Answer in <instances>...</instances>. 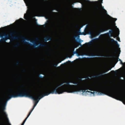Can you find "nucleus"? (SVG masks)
Segmentation results:
<instances>
[{
    "label": "nucleus",
    "instance_id": "f257e3e1",
    "mask_svg": "<svg viewBox=\"0 0 125 125\" xmlns=\"http://www.w3.org/2000/svg\"><path fill=\"white\" fill-rule=\"evenodd\" d=\"M24 39V43H26L27 44H30L31 46H33V47L34 48H38L40 46H44L45 44H43L41 43H40L39 44H36V41L35 40H29L27 38Z\"/></svg>",
    "mask_w": 125,
    "mask_h": 125
},
{
    "label": "nucleus",
    "instance_id": "f03ea898",
    "mask_svg": "<svg viewBox=\"0 0 125 125\" xmlns=\"http://www.w3.org/2000/svg\"><path fill=\"white\" fill-rule=\"evenodd\" d=\"M10 98H8L5 102V104L2 106V110L3 111H4L6 110V107L8 101L12 98H16L18 97H24V93H21L17 94H12L11 95H9Z\"/></svg>",
    "mask_w": 125,
    "mask_h": 125
},
{
    "label": "nucleus",
    "instance_id": "7ed1b4c3",
    "mask_svg": "<svg viewBox=\"0 0 125 125\" xmlns=\"http://www.w3.org/2000/svg\"><path fill=\"white\" fill-rule=\"evenodd\" d=\"M24 97H28L32 99L35 101H36V102L35 103V104L34 105L35 106H36L37 104L39 102L40 100L43 98V96L42 95H40L39 98L37 99H36L34 97H33L32 96L26 93L25 91H24Z\"/></svg>",
    "mask_w": 125,
    "mask_h": 125
},
{
    "label": "nucleus",
    "instance_id": "20e7f679",
    "mask_svg": "<svg viewBox=\"0 0 125 125\" xmlns=\"http://www.w3.org/2000/svg\"><path fill=\"white\" fill-rule=\"evenodd\" d=\"M8 34L6 35L5 34H4L3 35H2L1 34H0V42L2 41L6 42L9 39L8 38Z\"/></svg>",
    "mask_w": 125,
    "mask_h": 125
},
{
    "label": "nucleus",
    "instance_id": "39448f33",
    "mask_svg": "<svg viewBox=\"0 0 125 125\" xmlns=\"http://www.w3.org/2000/svg\"><path fill=\"white\" fill-rule=\"evenodd\" d=\"M104 57V56H101L98 55H91L89 56L88 57H83L82 56V57H79L78 58H76L75 60H77V59H81L84 58H94L95 57Z\"/></svg>",
    "mask_w": 125,
    "mask_h": 125
},
{
    "label": "nucleus",
    "instance_id": "423d86ee",
    "mask_svg": "<svg viewBox=\"0 0 125 125\" xmlns=\"http://www.w3.org/2000/svg\"><path fill=\"white\" fill-rule=\"evenodd\" d=\"M87 34V33L83 34L81 32V33L80 34H79V35H78L77 36H74V39L75 40V41L77 42L78 43L79 42V41L78 40V39L80 40V41H81V40H82L80 38V35H85Z\"/></svg>",
    "mask_w": 125,
    "mask_h": 125
},
{
    "label": "nucleus",
    "instance_id": "0eeeda50",
    "mask_svg": "<svg viewBox=\"0 0 125 125\" xmlns=\"http://www.w3.org/2000/svg\"><path fill=\"white\" fill-rule=\"evenodd\" d=\"M35 107H36V106H35L34 105L33 106V108L32 109V110L30 112L29 114V115H28V116H27V117H26V119H25V120L23 122V123L22 124V125H24V124L25 123V122H26V120H27V119L30 116V115L31 114V113H32V112L33 111V110L34 109H35Z\"/></svg>",
    "mask_w": 125,
    "mask_h": 125
},
{
    "label": "nucleus",
    "instance_id": "6e6552de",
    "mask_svg": "<svg viewBox=\"0 0 125 125\" xmlns=\"http://www.w3.org/2000/svg\"><path fill=\"white\" fill-rule=\"evenodd\" d=\"M88 90V89H86V90H83V91H82V93L83 95H84L85 94H85H89L91 96L92 95H91V90L90 91H86V90Z\"/></svg>",
    "mask_w": 125,
    "mask_h": 125
},
{
    "label": "nucleus",
    "instance_id": "1a4fd4ad",
    "mask_svg": "<svg viewBox=\"0 0 125 125\" xmlns=\"http://www.w3.org/2000/svg\"><path fill=\"white\" fill-rule=\"evenodd\" d=\"M45 42H47V41H50L51 40V38L49 36L45 37L44 39Z\"/></svg>",
    "mask_w": 125,
    "mask_h": 125
},
{
    "label": "nucleus",
    "instance_id": "9d476101",
    "mask_svg": "<svg viewBox=\"0 0 125 125\" xmlns=\"http://www.w3.org/2000/svg\"><path fill=\"white\" fill-rule=\"evenodd\" d=\"M59 87L58 86L56 87L55 89L53 91H52L51 93H52L53 94H58L56 90V89L58 88V87ZM62 92H61L60 93H58V94H62Z\"/></svg>",
    "mask_w": 125,
    "mask_h": 125
},
{
    "label": "nucleus",
    "instance_id": "9b49d317",
    "mask_svg": "<svg viewBox=\"0 0 125 125\" xmlns=\"http://www.w3.org/2000/svg\"><path fill=\"white\" fill-rule=\"evenodd\" d=\"M2 107H1L0 108V111H2L3 112L2 113V114L3 115H6V116H7L8 115H7L6 114V112L5 111V110L4 111H3L2 110Z\"/></svg>",
    "mask_w": 125,
    "mask_h": 125
},
{
    "label": "nucleus",
    "instance_id": "f8f14e48",
    "mask_svg": "<svg viewBox=\"0 0 125 125\" xmlns=\"http://www.w3.org/2000/svg\"><path fill=\"white\" fill-rule=\"evenodd\" d=\"M112 32H113L112 30L111 29H110L109 30V31H108L106 32V33H104L103 34H107L108 33L111 34V33H112Z\"/></svg>",
    "mask_w": 125,
    "mask_h": 125
},
{
    "label": "nucleus",
    "instance_id": "ddd939ff",
    "mask_svg": "<svg viewBox=\"0 0 125 125\" xmlns=\"http://www.w3.org/2000/svg\"><path fill=\"white\" fill-rule=\"evenodd\" d=\"M82 91H83V90L81 89L80 90L78 91H75L73 92H70V93H78V92H80Z\"/></svg>",
    "mask_w": 125,
    "mask_h": 125
},
{
    "label": "nucleus",
    "instance_id": "4468645a",
    "mask_svg": "<svg viewBox=\"0 0 125 125\" xmlns=\"http://www.w3.org/2000/svg\"><path fill=\"white\" fill-rule=\"evenodd\" d=\"M50 94H53L52 93H51V92L50 93H45L44 94H42L44 97L45 96H48V95Z\"/></svg>",
    "mask_w": 125,
    "mask_h": 125
},
{
    "label": "nucleus",
    "instance_id": "2eb2a0df",
    "mask_svg": "<svg viewBox=\"0 0 125 125\" xmlns=\"http://www.w3.org/2000/svg\"><path fill=\"white\" fill-rule=\"evenodd\" d=\"M83 42V40H81V41H80V42H79V44L78 45V46L80 47H82V43Z\"/></svg>",
    "mask_w": 125,
    "mask_h": 125
},
{
    "label": "nucleus",
    "instance_id": "dca6fc26",
    "mask_svg": "<svg viewBox=\"0 0 125 125\" xmlns=\"http://www.w3.org/2000/svg\"><path fill=\"white\" fill-rule=\"evenodd\" d=\"M77 51V49H76L75 50V54L76 55V56H77V57H78L80 56H82V55H79V54L77 52H76Z\"/></svg>",
    "mask_w": 125,
    "mask_h": 125
},
{
    "label": "nucleus",
    "instance_id": "f3484780",
    "mask_svg": "<svg viewBox=\"0 0 125 125\" xmlns=\"http://www.w3.org/2000/svg\"><path fill=\"white\" fill-rule=\"evenodd\" d=\"M12 33H11L10 34V36L12 38L13 40H15L16 39H17L18 38L17 37H16V36H12Z\"/></svg>",
    "mask_w": 125,
    "mask_h": 125
},
{
    "label": "nucleus",
    "instance_id": "a211bd4d",
    "mask_svg": "<svg viewBox=\"0 0 125 125\" xmlns=\"http://www.w3.org/2000/svg\"><path fill=\"white\" fill-rule=\"evenodd\" d=\"M105 94L102 92H99L97 93V95H104Z\"/></svg>",
    "mask_w": 125,
    "mask_h": 125
},
{
    "label": "nucleus",
    "instance_id": "6ab92c4d",
    "mask_svg": "<svg viewBox=\"0 0 125 125\" xmlns=\"http://www.w3.org/2000/svg\"><path fill=\"white\" fill-rule=\"evenodd\" d=\"M111 19L112 21H113L114 20L115 22L117 20V19L116 18H114L112 17H111Z\"/></svg>",
    "mask_w": 125,
    "mask_h": 125
},
{
    "label": "nucleus",
    "instance_id": "aec40b11",
    "mask_svg": "<svg viewBox=\"0 0 125 125\" xmlns=\"http://www.w3.org/2000/svg\"><path fill=\"white\" fill-rule=\"evenodd\" d=\"M97 93L95 91H94L93 92H91V95L93 94V96H94L95 94Z\"/></svg>",
    "mask_w": 125,
    "mask_h": 125
},
{
    "label": "nucleus",
    "instance_id": "412c9836",
    "mask_svg": "<svg viewBox=\"0 0 125 125\" xmlns=\"http://www.w3.org/2000/svg\"><path fill=\"white\" fill-rule=\"evenodd\" d=\"M100 6H102V8H103V9L104 10H105V11H106V14H107V15H108V13H107V11H106V10H105V8H104V6H102V4H101V5H100Z\"/></svg>",
    "mask_w": 125,
    "mask_h": 125
},
{
    "label": "nucleus",
    "instance_id": "4be33fe9",
    "mask_svg": "<svg viewBox=\"0 0 125 125\" xmlns=\"http://www.w3.org/2000/svg\"><path fill=\"white\" fill-rule=\"evenodd\" d=\"M42 75H44L43 74H40L39 75V78H42L43 77V76Z\"/></svg>",
    "mask_w": 125,
    "mask_h": 125
},
{
    "label": "nucleus",
    "instance_id": "5701e85b",
    "mask_svg": "<svg viewBox=\"0 0 125 125\" xmlns=\"http://www.w3.org/2000/svg\"><path fill=\"white\" fill-rule=\"evenodd\" d=\"M65 83H66V84H68L70 85H72V84L73 83H72V82H69V83H67V82H65Z\"/></svg>",
    "mask_w": 125,
    "mask_h": 125
},
{
    "label": "nucleus",
    "instance_id": "b1692460",
    "mask_svg": "<svg viewBox=\"0 0 125 125\" xmlns=\"http://www.w3.org/2000/svg\"><path fill=\"white\" fill-rule=\"evenodd\" d=\"M28 14H27L25 13L24 15V18L25 19H26L27 18Z\"/></svg>",
    "mask_w": 125,
    "mask_h": 125
},
{
    "label": "nucleus",
    "instance_id": "393cba45",
    "mask_svg": "<svg viewBox=\"0 0 125 125\" xmlns=\"http://www.w3.org/2000/svg\"><path fill=\"white\" fill-rule=\"evenodd\" d=\"M98 36H97L95 37H94V38L93 40L95 39V40H97L98 39L99 37H97Z\"/></svg>",
    "mask_w": 125,
    "mask_h": 125
},
{
    "label": "nucleus",
    "instance_id": "a878e982",
    "mask_svg": "<svg viewBox=\"0 0 125 125\" xmlns=\"http://www.w3.org/2000/svg\"><path fill=\"white\" fill-rule=\"evenodd\" d=\"M61 62H62V61H61V62H59V63H57V64H54V66H55L56 67H58V64H59Z\"/></svg>",
    "mask_w": 125,
    "mask_h": 125
},
{
    "label": "nucleus",
    "instance_id": "bb28decb",
    "mask_svg": "<svg viewBox=\"0 0 125 125\" xmlns=\"http://www.w3.org/2000/svg\"><path fill=\"white\" fill-rule=\"evenodd\" d=\"M102 32H100L97 35V36H101V33Z\"/></svg>",
    "mask_w": 125,
    "mask_h": 125
},
{
    "label": "nucleus",
    "instance_id": "cd10ccee",
    "mask_svg": "<svg viewBox=\"0 0 125 125\" xmlns=\"http://www.w3.org/2000/svg\"><path fill=\"white\" fill-rule=\"evenodd\" d=\"M93 40H94L93 39L92 40H90L88 42V44H91V42H93Z\"/></svg>",
    "mask_w": 125,
    "mask_h": 125
},
{
    "label": "nucleus",
    "instance_id": "c85d7f7f",
    "mask_svg": "<svg viewBox=\"0 0 125 125\" xmlns=\"http://www.w3.org/2000/svg\"><path fill=\"white\" fill-rule=\"evenodd\" d=\"M12 0H8V2L9 3H10L12 2Z\"/></svg>",
    "mask_w": 125,
    "mask_h": 125
},
{
    "label": "nucleus",
    "instance_id": "c756f323",
    "mask_svg": "<svg viewBox=\"0 0 125 125\" xmlns=\"http://www.w3.org/2000/svg\"><path fill=\"white\" fill-rule=\"evenodd\" d=\"M64 83H65H65H61V84H60L58 86V87H59V86H61Z\"/></svg>",
    "mask_w": 125,
    "mask_h": 125
},
{
    "label": "nucleus",
    "instance_id": "7c9ffc66",
    "mask_svg": "<svg viewBox=\"0 0 125 125\" xmlns=\"http://www.w3.org/2000/svg\"><path fill=\"white\" fill-rule=\"evenodd\" d=\"M76 2H74L73 3V4H72V7L73 8H74V4Z\"/></svg>",
    "mask_w": 125,
    "mask_h": 125
},
{
    "label": "nucleus",
    "instance_id": "2f4dec72",
    "mask_svg": "<svg viewBox=\"0 0 125 125\" xmlns=\"http://www.w3.org/2000/svg\"><path fill=\"white\" fill-rule=\"evenodd\" d=\"M120 79L121 80H124V78L123 77H121L120 78Z\"/></svg>",
    "mask_w": 125,
    "mask_h": 125
},
{
    "label": "nucleus",
    "instance_id": "473e14b6",
    "mask_svg": "<svg viewBox=\"0 0 125 125\" xmlns=\"http://www.w3.org/2000/svg\"><path fill=\"white\" fill-rule=\"evenodd\" d=\"M118 61H120L121 62H122V60L121 59H120L119 58L118 59Z\"/></svg>",
    "mask_w": 125,
    "mask_h": 125
},
{
    "label": "nucleus",
    "instance_id": "72a5a7b5",
    "mask_svg": "<svg viewBox=\"0 0 125 125\" xmlns=\"http://www.w3.org/2000/svg\"><path fill=\"white\" fill-rule=\"evenodd\" d=\"M89 77H90L88 76L87 77H84V78L85 79H87L88 78H89Z\"/></svg>",
    "mask_w": 125,
    "mask_h": 125
},
{
    "label": "nucleus",
    "instance_id": "f704fd0d",
    "mask_svg": "<svg viewBox=\"0 0 125 125\" xmlns=\"http://www.w3.org/2000/svg\"><path fill=\"white\" fill-rule=\"evenodd\" d=\"M104 73H101L99 75V76H101L102 75H104Z\"/></svg>",
    "mask_w": 125,
    "mask_h": 125
},
{
    "label": "nucleus",
    "instance_id": "c9c22d12",
    "mask_svg": "<svg viewBox=\"0 0 125 125\" xmlns=\"http://www.w3.org/2000/svg\"><path fill=\"white\" fill-rule=\"evenodd\" d=\"M109 70L106 71V72H105L104 73V74H106L108 73V72Z\"/></svg>",
    "mask_w": 125,
    "mask_h": 125
},
{
    "label": "nucleus",
    "instance_id": "e433bc0d",
    "mask_svg": "<svg viewBox=\"0 0 125 125\" xmlns=\"http://www.w3.org/2000/svg\"><path fill=\"white\" fill-rule=\"evenodd\" d=\"M36 24L37 25H38V26H40V25H41L39 24L38 22H37L36 23Z\"/></svg>",
    "mask_w": 125,
    "mask_h": 125
},
{
    "label": "nucleus",
    "instance_id": "4c0bfd02",
    "mask_svg": "<svg viewBox=\"0 0 125 125\" xmlns=\"http://www.w3.org/2000/svg\"><path fill=\"white\" fill-rule=\"evenodd\" d=\"M115 42H116V43L117 44H118V43L117 41V40H115Z\"/></svg>",
    "mask_w": 125,
    "mask_h": 125
},
{
    "label": "nucleus",
    "instance_id": "58836bf2",
    "mask_svg": "<svg viewBox=\"0 0 125 125\" xmlns=\"http://www.w3.org/2000/svg\"><path fill=\"white\" fill-rule=\"evenodd\" d=\"M67 63V62H64V63H62L61 64H63L64 63Z\"/></svg>",
    "mask_w": 125,
    "mask_h": 125
},
{
    "label": "nucleus",
    "instance_id": "ea45409f",
    "mask_svg": "<svg viewBox=\"0 0 125 125\" xmlns=\"http://www.w3.org/2000/svg\"><path fill=\"white\" fill-rule=\"evenodd\" d=\"M89 37L91 38V39H92V37L91 34H90V35L89 36Z\"/></svg>",
    "mask_w": 125,
    "mask_h": 125
},
{
    "label": "nucleus",
    "instance_id": "a19ab883",
    "mask_svg": "<svg viewBox=\"0 0 125 125\" xmlns=\"http://www.w3.org/2000/svg\"><path fill=\"white\" fill-rule=\"evenodd\" d=\"M109 34V36L110 37H112V35H111V34Z\"/></svg>",
    "mask_w": 125,
    "mask_h": 125
},
{
    "label": "nucleus",
    "instance_id": "79ce46f5",
    "mask_svg": "<svg viewBox=\"0 0 125 125\" xmlns=\"http://www.w3.org/2000/svg\"><path fill=\"white\" fill-rule=\"evenodd\" d=\"M6 118H7V120H8V122H9V118L8 117H7Z\"/></svg>",
    "mask_w": 125,
    "mask_h": 125
},
{
    "label": "nucleus",
    "instance_id": "37998d69",
    "mask_svg": "<svg viewBox=\"0 0 125 125\" xmlns=\"http://www.w3.org/2000/svg\"><path fill=\"white\" fill-rule=\"evenodd\" d=\"M95 76H96V77H98L99 76V75H95Z\"/></svg>",
    "mask_w": 125,
    "mask_h": 125
},
{
    "label": "nucleus",
    "instance_id": "c03bdc74",
    "mask_svg": "<svg viewBox=\"0 0 125 125\" xmlns=\"http://www.w3.org/2000/svg\"><path fill=\"white\" fill-rule=\"evenodd\" d=\"M68 61L69 62H71V63H72L73 62V61H70V60H68Z\"/></svg>",
    "mask_w": 125,
    "mask_h": 125
},
{
    "label": "nucleus",
    "instance_id": "a18cd8bd",
    "mask_svg": "<svg viewBox=\"0 0 125 125\" xmlns=\"http://www.w3.org/2000/svg\"><path fill=\"white\" fill-rule=\"evenodd\" d=\"M78 9L80 10H82V8H78Z\"/></svg>",
    "mask_w": 125,
    "mask_h": 125
},
{
    "label": "nucleus",
    "instance_id": "49530a36",
    "mask_svg": "<svg viewBox=\"0 0 125 125\" xmlns=\"http://www.w3.org/2000/svg\"><path fill=\"white\" fill-rule=\"evenodd\" d=\"M19 43H18V44H17V45H15V47H17L18 46V45H19Z\"/></svg>",
    "mask_w": 125,
    "mask_h": 125
},
{
    "label": "nucleus",
    "instance_id": "de8ad7c7",
    "mask_svg": "<svg viewBox=\"0 0 125 125\" xmlns=\"http://www.w3.org/2000/svg\"><path fill=\"white\" fill-rule=\"evenodd\" d=\"M75 54V52H74L73 53V54L72 55L73 56H73L74 55V54Z\"/></svg>",
    "mask_w": 125,
    "mask_h": 125
},
{
    "label": "nucleus",
    "instance_id": "09e8293b",
    "mask_svg": "<svg viewBox=\"0 0 125 125\" xmlns=\"http://www.w3.org/2000/svg\"><path fill=\"white\" fill-rule=\"evenodd\" d=\"M73 84L75 85H76L77 84V83H73Z\"/></svg>",
    "mask_w": 125,
    "mask_h": 125
},
{
    "label": "nucleus",
    "instance_id": "8fccbe9b",
    "mask_svg": "<svg viewBox=\"0 0 125 125\" xmlns=\"http://www.w3.org/2000/svg\"><path fill=\"white\" fill-rule=\"evenodd\" d=\"M92 77L93 78H94L95 77H96L95 75H93L92 76Z\"/></svg>",
    "mask_w": 125,
    "mask_h": 125
},
{
    "label": "nucleus",
    "instance_id": "3c124183",
    "mask_svg": "<svg viewBox=\"0 0 125 125\" xmlns=\"http://www.w3.org/2000/svg\"><path fill=\"white\" fill-rule=\"evenodd\" d=\"M108 31V30H104L103 31V32H106V31Z\"/></svg>",
    "mask_w": 125,
    "mask_h": 125
},
{
    "label": "nucleus",
    "instance_id": "603ef678",
    "mask_svg": "<svg viewBox=\"0 0 125 125\" xmlns=\"http://www.w3.org/2000/svg\"><path fill=\"white\" fill-rule=\"evenodd\" d=\"M115 41V40L114 39H112L111 40L112 41V42H113L114 41Z\"/></svg>",
    "mask_w": 125,
    "mask_h": 125
},
{
    "label": "nucleus",
    "instance_id": "864d4df0",
    "mask_svg": "<svg viewBox=\"0 0 125 125\" xmlns=\"http://www.w3.org/2000/svg\"><path fill=\"white\" fill-rule=\"evenodd\" d=\"M73 57V56L71 55V56H70L69 57V58H70L71 59V58H72Z\"/></svg>",
    "mask_w": 125,
    "mask_h": 125
},
{
    "label": "nucleus",
    "instance_id": "5fc2aeb1",
    "mask_svg": "<svg viewBox=\"0 0 125 125\" xmlns=\"http://www.w3.org/2000/svg\"><path fill=\"white\" fill-rule=\"evenodd\" d=\"M90 34H91V32L90 31H89V32L88 34H89L90 35Z\"/></svg>",
    "mask_w": 125,
    "mask_h": 125
},
{
    "label": "nucleus",
    "instance_id": "6e6d98bb",
    "mask_svg": "<svg viewBox=\"0 0 125 125\" xmlns=\"http://www.w3.org/2000/svg\"><path fill=\"white\" fill-rule=\"evenodd\" d=\"M84 77L83 78H82L81 79V80L82 81H83V79H84Z\"/></svg>",
    "mask_w": 125,
    "mask_h": 125
},
{
    "label": "nucleus",
    "instance_id": "4d7b16f0",
    "mask_svg": "<svg viewBox=\"0 0 125 125\" xmlns=\"http://www.w3.org/2000/svg\"><path fill=\"white\" fill-rule=\"evenodd\" d=\"M117 44V45L119 47L120 46V45L119 43H118V44Z\"/></svg>",
    "mask_w": 125,
    "mask_h": 125
},
{
    "label": "nucleus",
    "instance_id": "13d9d810",
    "mask_svg": "<svg viewBox=\"0 0 125 125\" xmlns=\"http://www.w3.org/2000/svg\"><path fill=\"white\" fill-rule=\"evenodd\" d=\"M45 23H44V27H45Z\"/></svg>",
    "mask_w": 125,
    "mask_h": 125
},
{
    "label": "nucleus",
    "instance_id": "bf43d9fd",
    "mask_svg": "<svg viewBox=\"0 0 125 125\" xmlns=\"http://www.w3.org/2000/svg\"><path fill=\"white\" fill-rule=\"evenodd\" d=\"M18 63H19V62H17L16 63V65H18Z\"/></svg>",
    "mask_w": 125,
    "mask_h": 125
},
{
    "label": "nucleus",
    "instance_id": "052dcab7",
    "mask_svg": "<svg viewBox=\"0 0 125 125\" xmlns=\"http://www.w3.org/2000/svg\"><path fill=\"white\" fill-rule=\"evenodd\" d=\"M83 56L84 55H85V56H87V55H86V54H83V55H82Z\"/></svg>",
    "mask_w": 125,
    "mask_h": 125
},
{
    "label": "nucleus",
    "instance_id": "680f3d73",
    "mask_svg": "<svg viewBox=\"0 0 125 125\" xmlns=\"http://www.w3.org/2000/svg\"><path fill=\"white\" fill-rule=\"evenodd\" d=\"M47 22H48V21H46V22H45V24L46 23H47Z\"/></svg>",
    "mask_w": 125,
    "mask_h": 125
},
{
    "label": "nucleus",
    "instance_id": "e2e57ef3",
    "mask_svg": "<svg viewBox=\"0 0 125 125\" xmlns=\"http://www.w3.org/2000/svg\"><path fill=\"white\" fill-rule=\"evenodd\" d=\"M103 0H102V1L101 2V3L102 4L103 3Z\"/></svg>",
    "mask_w": 125,
    "mask_h": 125
},
{
    "label": "nucleus",
    "instance_id": "0e129e2a",
    "mask_svg": "<svg viewBox=\"0 0 125 125\" xmlns=\"http://www.w3.org/2000/svg\"><path fill=\"white\" fill-rule=\"evenodd\" d=\"M37 22V20L36 19V23Z\"/></svg>",
    "mask_w": 125,
    "mask_h": 125
},
{
    "label": "nucleus",
    "instance_id": "69168bd1",
    "mask_svg": "<svg viewBox=\"0 0 125 125\" xmlns=\"http://www.w3.org/2000/svg\"><path fill=\"white\" fill-rule=\"evenodd\" d=\"M69 57L68 56H67V57L66 58H68Z\"/></svg>",
    "mask_w": 125,
    "mask_h": 125
},
{
    "label": "nucleus",
    "instance_id": "338daca9",
    "mask_svg": "<svg viewBox=\"0 0 125 125\" xmlns=\"http://www.w3.org/2000/svg\"><path fill=\"white\" fill-rule=\"evenodd\" d=\"M23 71H24V72H25V70H23Z\"/></svg>",
    "mask_w": 125,
    "mask_h": 125
},
{
    "label": "nucleus",
    "instance_id": "774afa93",
    "mask_svg": "<svg viewBox=\"0 0 125 125\" xmlns=\"http://www.w3.org/2000/svg\"><path fill=\"white\" fill-rule=\"evenodd\" d=\"M21 19L22 20H23V19L21 18Z\"/></svg>",
    "mask_w": 125,
    "mask_h": 125
}]
</instances>
